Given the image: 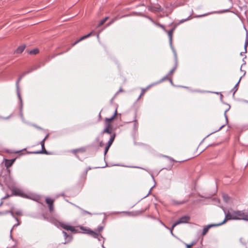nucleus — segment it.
Returning <instances> with one entry per match:
<instances>
[{
	"mask_svg": "<svg viewBox=\"0 0 248 248\" xmlns=\"http://www.w3.org/2000/svg\"><path fill=\"white\" fill-rule=\"evenodd\" d=\"M108 113L112 112V115L110 118H106L105 119V128L103 131V133H108L109 134H111L110 136V138L108 142L107 146L105 147L104 154L106 155L108 152L109 147L112 144L115 138L116 137L115 133H112L113 130V126H112V122L114 119L115 117L117 115V108L115 109H108Z\"/></svg>",
	"mask_w": 248,
	"mask_h": 248,
	"instance_id": "1",
	"label": "nucleus"
},
{
	"mask_svg": "<svg viewBox=\"0 0 248 248\" xmlns=\"http://www.w3.org/2000/svg\"><path fill=\"white\" fill-rule=\"evenodd\" d=\"M234 220H248V214L241 210H233Z\"/></svg>",
	"mask_w": 248,
	"mask_h": 248,
	"instance_id": "2",
	"label": "nucleus"
},
{
	"mask_svg": "<svg viewBox=\"0 0 248 248\" xmlns=\"http://www.w3.org/2000/svg\"><path fill=\"white\" fill-rule=\"evenodd\" d=\"M190 219V217L189 216H185L180 218L176 222H175L173 224L171 229V232L172 233V230L175 226L180 224L188 223Z\"/></svg>",
	"mask_w": 248,
	"mask_h": 248,
	"instance_id": "3",
	"label": "nucleus"
},
{
	"mask_svg": "<svg viewBox=\"0 0 248 248\" xmlns=\"http://www.w3.org/2000/svg\"><path fill=\"white\" fill-rule=\"evenodd\" d=\"M234 215H233V211L232 210L231 212H228L225 216V218L224 220L221 222L217 223L219 224V226L224 224L228 220H234Z\"/></svg>",
	"mask_w": 248,
	"mask_h": 248,
	"instance_id": "4",
	"label": "nucleus"
},
{
	"mask_svg": "<svg viewBox=\"0 0 248 248\" xmlns=\"http://www.w3.org/2000/svg\"><path fill=\"white\" fill-rule=\"evenodd\" d=\"M149 10L154 12H158L162 11L163 9L162 7L158 4H156L154 5H152L148 7Z\"/></svg>",
	"mask_w": 248,
	"mask_h": 248,
	"instance_id": "5",
	"label": "nucleus"
},
{
	"mask_svg": "<svg viewBox=\"0 0 248 248\" xmlns=\"http://www.w3.org/2000/svg\"><path fill=\"white\" fill-rule=\"evenodd\" d=\"M219 226V224H218L217 223H216V224H209V225H208L205 226L203 229L202 235V236L205 235L207 233V232H208V230L210 228H211L212 227H217Z\"/></svg>",
	"mask_w": 248,
	"mask_h": 248,
	"instance_id": "6",
	"label": "nucleus"
},
{
	"mask_svg": "<svg viewBox=\"0 0 248 248\" xmlns=\"http://www.w3.org/2000/svg\"><path fill=\"white\" fill-rule=\"evenodd\" d=\"M188 199L184 200L181 201L173 199V200H171V202L173 205H182V204H183L187 202H188Z\"/></svg>",
	"mask_w": 248,
	"mask_h": 248,
	"instance_id": "7",
	"label": "nucleus"
},
{
	"mask_svg": "<svg viewBox=\"0 0 248 248\" xmlns=\"http://www.w3.org/2000/svg\"><path fill=\"white\" fill-rule=\"evenodd\" d=\"M61 226L64 229L67 230V231H70L71 232H74L75 231V228L71 226L68 225L61 223Z\"/></svg>",
	"mask_w": 248,
	"mask_h": 248,
	"instance_id": "8",
	"label": "nucleus"
},
{
	"mask_svg": "<svg viewBox=\"0 0 248 248\" xmlns=\"http://www.w3.org/2000/svg\"><path fill=\"white\" fill-rule=\"evenodd\" d=\"M103 228H104V226H99L96 230L97 232H91L92 234L94 237H97V236H98L100 232L103 230Z\"/></svg>",
	"mask_w": 248,
	"mask_h": 248,
	"instance_id": "9",
	"label": "nucleus"
},
{
	"mask_svg": "<svg viewBox=\"0 0 248 248\" xmlns=\"http://www.w3.org/2000/svg\"><path fill=\"white\" fill-rule=\"evenodd\" d=\"M93 32H90V33L88 34L87 35H84L81 37L76 42H75L74 44H72V46H74L75 45L78 44V42H80L81 41L90 37L91 34H92Z\"/></svg>",
	"mask_w": 248,
	"mask_h": 248,
	"instance_id": "10",
	"label": "nucleus"
},
{
	"mask_svg": "<svg viewBox=\"0 0 248 248\" xmlns=\"http://www.w3.org/2000/svg\"><path fill=\"white\" fill-rule=\"evenodd\" d=\"M15 160H16V159H11V160H8V159L6 160V161H5L6 167L7 168H9L11 166H12V165L15 162Z\"/></svg>",
	"mask_w": 248,
	"mask_h": 248,
	"instance_id": "11",
	"label": "nucleus"
},
{
	"mask_svg": "<svg viewBox=\"0 0 248 248\" xmlns=\"http://www.w3.org/2000/svg\"><path fill=\"white\" fill-rule=\"evenodd\" d=\"M25 46H19V47H18L17 48V49H16L15 52L16 53H21L25 49Z\"/></svg>",
	"mask_w": 248,
	"mask_h": 248,
	"instance_id": "12",
	"label": "nucleus"
},
{
	"mask_svg": "<svg viewBox=\"0 0 248 248\" xmlns=\"http://www.w3.org/2000/svg\"><path fill=\"white\" fill-rule=\"evenodd\" d=\"M46 202L49 206L53 204L54 201L50 198H47L46 199Z\"/></svg>",
	"mask_w": 248,
	"mask_h": 248,
	"instance_id": "13",
	"label": "nucleus"
},
{
	"mask_svg": "<svg viewBox=\"0 0 248 248\" xmlns=\"http://www.w3.org/2000/svg\"><path fill=\"white\" fill-rule=\"evenodd\" d=\"M174 30H175V28H173L168 32V35L169 36L170 40V41H171L172 38V34H173Z\"/></svg>",
	"mask_w": 248,
	"mask_h": 248,
	"instance_id": "14",
	"label": "nucleus"
},
{
	"mask_svg": "<svg viewBox=\"0 0 248 248\" xmlns=\"http://www.w3.org/2000/svg\"><path fill=\"white\" fill-rule=\"evenodd\" d=\"M85 151V150L84 148H79L75 150H73L72 151V152L76 154L78 152H83Z\"/></svg>",
	"mask_w": 248,
	"mask_h": 248,
	"instance_id": "15",
	"label": "nucleus"
},
{
	"mask_svg": "<svg viewBox=\"0 0 248 248\" xmlns=\"http://www.w3.org/2000/svg\"><path fill=\"white\" fill-rule=\"evenodd\" d=\"M108 17H106L104 19L101 20L100 21L98 25L97 26V27H100V26L103 25L105 23V22L108 20Z\"/></svg>",
	"mask_w": 248,
	"mask_h": 248,
	"instance_id": "16",
	"label": "nucleus"
},
{
	"mask_svg": "<svg viewBox=\"0 0 248 248\" xmlns=\"http://www.w3.org/2000/svg\"><path fill=\"white\" fill-rule=\"evenodd\" d=\"M149 87H147L146 88H145V89H142V90H141V93H140V97L141 96H142L144 95V94H145V93H146V92L147 91V90L148 89H149Z\"/></svg>",
	"mask_w": 248,
	"mask_h": 248,
	"instance_id": "17",
	"label": "nucleus"
},
{
	"mask_svg": "<svg viewBox=\"0 0 248 248\" xmlns=\"http://www.w3.org/2000/svg\"><path fill=\"white\" fill-rule=\"evenodd\" d=\"M222 197L223 198L224 201L225 202H229V201L230 200V198H229V197L227 195L223 194L222 195Z\"/></svg>",
	"mask_w": 248,
	"mask_h": 248,
	"instance_id": "18",
	"label": "nucleus"
},
{
	"mask_svg": "<svg viewBox=\"0 0 248 248\" xmlns=\"http://www.w3.org/2000/svg\"><path fill=\"white\" fill-rule=\"evenodd\" d=\"M39 53V50L38 49H34L30 51V54H37Z\"/></svg>",
	"mask_w": 248,
	"mask_h": 248,
	"instance_id": "19",
	"label": "nucleus"
},
{
	"mask_svg": "<svg viewBox=\"0 0 248 248\" xmlns=\"http://www.w3.org/2000/svg\"><path fill=\"white\" fill-rule=\"evenodd\" d=\"M48 207H49V210L50 212H51L54 210L53 204L48 206Z\"/></svg>",
	"mask_w": 248,
	"mask_h": 248,
	"instance_id": "20",
	"label": "nucleus"
},
{
	"mask_svg": "<svg viewBox=\"0 0 248 248\" xmlns=\"http://www.w3.org/2000/svg\"><path fill=\"white\" fill-rule=\"evenodd\" d=\"M156 25L157 26H158V27H159L161 28H162V29H163V30H165V27H164V26L163 25H161V24H159V23H156Z\"/></svg>",
	"mask_w": 248,
	"mask_h": 248,
	"instance_id": "21",
	"label": "nucleus"
},
{
	"mask_svg": "<svg viewBox=\"0 0 248 248\" xmlns=\"http://www.w3.org/2000/svg\"><path fill=\"white\" fill-rule=\"evenodd\" d=\"M193 244H186V246L187 248H191V247L193 246Z\"/></svg>",
	"mask_w": 248,
	"mask_h": 248,
	"instance_id": "22",
	"label": "nucleus"
},
{
	"mask_svg": "<svg viewBox=\"0 0 248 248\" xmlns=\"http://www.w3.org/2000/svg\"><path fill=\"white\" fill-rule=\"evenodd\" d=\"M190 19V17H189L188 18H186V19H183V20H182L181 21H180L179 23H182L185 21H186L187 20H188V19Z\"/></svg>",
	"mask_w": 248,
	"mask_h": 248,
	"instance_id": "23",
	"label": "nucleus"
},
{
	"mask_svg": "<svg viewBox=\"0 0 248 248\" xmlns=\"http://www.w3.org/2000/svg\"><path fill=\"white\" fill-rule=\"evenodd\" d=\"M124 92V90H123L122 89L120 88V89H119V91H118V93H120V92Z\"/></svg>",
	"mask_w": 248,
	"mask_h": 248,
	"instance_id": "24",
	"label": "nucleus"
},
{
	"mask_svg": "<svg viewBox=\"0 0 248 248\" xmlns=\"http://www.w3.org/2000/svg\"><path fill=\"white\" fill-rule=\"evenodd\" d=\"M248 45V41H247L245 43V47H246Z\"/></svg>",
	"mask_w": 248,
	"mask_h": 248,
	"instance_id": "25",
	"label": "nucleus"
},
{
	"mask_svg": "<svg viewBox=\"0 0 248 248\" xmlns=\"http://www.w3.org/2000/svg\"><path fill=\"white\" fill-rule=\"evenodd\" d=\"M44 140H45V139ZM43 141H44V140H43ZM42 146L43 148H45L44 141L42 142Z\"/></svg>",
	"mask_w": 248,
	"mask_h": 248,
	"instance_id": "26",
	"label": "nucleus"
},
{
	"mask_svg": "<svg viewBox=\"0 0 248 248\" xmlns=\"http://www.w3.org/2000/svg\"><path fill=\"white\" fill-rule=\"evenodd\" d=\"M18 98H19V100L21 101V96H20V94L19 93L18 94Z\"/></svg>",
	"mask_w": 248,
	"mask_h": 248,
	"instance_id": "27",
	"label": "nucleus"
},
{
	"mask_svg": "<svg viewBox=\"0 0 248 248\" xmlns=\"http://www.w3.org/2000/svg\"><path fill=\"white\" fill-rule=\"evenodd\" d=\"M114 21V20H113L111 22H110L108 25H110L113 21Z\"/></svg>",
	"mask_w": 248,
	"mask_h": 248,
	"instance_id": "28",
	"label": "nucleus"
},
{
	"mask_svg": "<svg viewBox=\"0 0 248 248\" xmlns=\"http://www.w3.org/2000/svg\"><path fill=\"white\" fill-rule=\"evenodd\" d=\"M103 145V144L102 142L100 143V146H102Z\"/></svg>",
	"mask_w": 248,
	"mask_h": 248,
	"instance_id": "29",
	"label": "nucleus"
},
{
	"mask_svg": "<svg viewBox=\"0 0 248 248\" xmlns=\"http://www.w3.org/2000/svg\"><path fill=\"white\" fill-rule=\"evenodd\" d=\"M63 233H64V234H65V235H66V232H63Z\"/></svg>",
	"mask_w": 248,
	"mask_h": 248,
	"instance_id": "30",
	"label": "nucleus"
}]
</instances>
